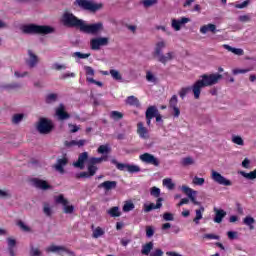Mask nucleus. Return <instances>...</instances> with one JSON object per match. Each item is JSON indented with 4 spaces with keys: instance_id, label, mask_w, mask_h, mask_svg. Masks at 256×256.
I'll use <instances>...</instances> for the list:
<instances>
[{
    "instance_id": "052dcab7",
    "label": "nucleus",
    "mask_w": 256,
    "mask_h": 256,
    "mask_svg": "<svg viewBox=\"0 0 256 256\" xmlns=\"http://www.w3.org/2000/svg\"><path fill=\"white\" fill-rule=\"evenodd\" d=\"M30 256H41V250H39L38 248H34L33 246H31Z\"/></svg>"
},
{
    "instance_id": "bb28decb",
    "label": "nucleus",
    "mask_w": 256,
    "mask_h": 256,
    "mask_svg": "<svg viewBox=\"0 0 256 256\" xmlns=\"http://www.w3.org/2000/svg\"><path fill=\"white\" fill-rule=\"evenodd\" d=\"M243 223L246 225V227L249 228L250 231L255 230V218H253L252 216H246L243 219Z\"/></svg>"
},
{
    "instance_id": "864d4df0",
    "label": "nucleus",
    "mask_w": 256,
    "mask_h": 256,
    "mask_svg": "<svg viewBox=\"0 0 256 256\" xmlns=\"http://www.w3.org/2000/svg\"><path fill=\"white\" fill-rule=\"evenodd\" d=\"M3 89H19V87H21V84L18 83H12V84H5L4 86H2Z\"/></svg>"
},
{
    "instance_id": "7c9ffc66",
    "label": "nucleus",
    "mask_w": 256,
    "mask_h": 256,
    "mask_svg": "<svg viewBox=\"0 0 256 256\" xmlns=\"http://www.w3.org/2000/svg\"><path fill=\"white\" fill-rule=\"evenodd\" d=\"M103 161H109V156L104 155V156H101L100 158L92 157L89 159V163L94 166L99 165V163H103Z\"/></svg>"
},
{
    "instance_id": "774afa93",
    "label": "nucleus",
    "mask_w": 256,
    "mask_h": 256,
    "mask_svg": "<svg viewBox=\"0 0 256 256\" xmlns=\"http://www.w3.org/2000/svg\"><path fill=\"white\" fill-rule=\"evenodd\" d=\"M18 227H21L23 231L29 232L31 231V228L29 226L25 225L23 221H18Z\"/></svg>"
},
{
    "instance_id": "393cba45",
    "label": "nucleus",
    "mask_w": 256,
    "mask_h": 256,
    "mask_svg": "<svg viewBox=\"0 0 256 256\" xmlns=\"http://www.w3.org/2000/svg\"><path fill=\"white\" fill-rule=\"evenodd\" d=\"M217 33V26L215 24H208V25H203L200 28V33H202L203 35L207 34V33Z\"/></svg>"
},
{
    "instance_id": "a878e982",
    "label": "nucleus",
    "mask_w": 256,
    "mask_h": 256,
    "mask_svg": "<svg viewBox=\"0 0 256 256\" xmlns=\"http://www.w3.org/2000/svg\"><path fill=\"white\" fill-rule=\"evenodd\" d=\"M158 113L157 106H149L146 110V119H155Z\"/></svg>"
},
{
    "instance_id": "9d476101",
    "label": "nucleus",
    "mask_w": 256,
    "mask_h": 256,
    "mask_svg": "<svg viewBox=\"0 0 256 256\" xmlns=\"http://www.w3.org/2000/svg\"><path fill=\"white\" fill-rule=\"evenodd\" d=\"M69 164V158H67V155L63 156L62 158H59L56 163L54 164L55 171H58L61 175H64L65 173V167Z\"/></svg>"
},
{
    "instance_id": "4c0bfd02",
    "label": "nucleus",
    "mask_w": 256,
    "mask_h": 256,
    "mask_svg": "<svg viewBox=\"0 0 256 256\" xmlns=\"http://www.w3.org/2000/svg\"><path fill=\"white\" fill-rule=\"evenodd\" d=\"M110 152L111 148H109L108 145H100L97 149V153H99L100 155H107Z\"/></svg>"
},
{
    "instance_id": "20e7f679",
    "label": "nucleus",
    "mask_w": 256,
    "mask_h": 256,
    "mask_svg": "<svg viewBox=\"0 0 256 256\" xmlns=\"http://www.w3.org/2000/svg\"><path fill=\"white\" fill-rule=\"evenodd\" d=\"M74 5L82 11H89V13H97L103 9V3H97L93 0H75Z\"/></svg>"
},
{
    "instance_id": "ddd939ff",
    "label": "nucleus",
    "mask_w": 256,
    "mask_h": 256,
    "mask_svg": "<svg viewBox=\"0 0 256 256\" xmlns=\"http://www.w3.org/2000/svg\"><path fill=\"white\" fill-rule=\"evenodd\" d=\"M178 103H179V99L177 98V95H173L169 100V108L173 110L174 117H179V115H181V110L177 106Z\"/></svg>"
},
{
    "instance_id": "a211bd4d",
    "label": "nucleus",
    "mask_w": 256,
    "mask_h": 256,
    "mask_svg": "<svg viewBox=\"0 0 256 256\" xmlns=\"http://www.w3.org/2000/svg\"><path fill=\"white\" fill-rule=\"evenodd\" d=\"M89 159V153L83 152L78 156V160L74 163V167L85 169V162Z\"/></svg>"
},
{
    "instance_id": "de8ad7c7",
    "label": "nucleus",
    "mask_w": 256,
    "mask_h": 256,
    "mask_svg": "<svg viewBox=\"0 0 256 256\" xmlns=\"http://www.w3.org/2000/svg\"><path fill=\"white\" fill-rule=\"evenodd\" d=\"M155 235V228L153 226H146V237L151 239Z\"/></svg>"
},
{
    "instance_id": "c9c22d12",
    "label": "nucleus",
    "mask_w": 256,
    "mask_h": 256,
    "mask_svg": "<svg viewBox=\"0 0 256 256\" xmlns=\"http://www.w3.org/2000/svg\"><path fill=\"white\" fill-rule=\"evenodd\" d=\"M107 213L108 215H110V217H121V212L119 211V207L117 206L110 208Z\"/></svg>"
},
{
    "instance_id": "6ab92c4d",
    "label": "nucleus",
    "mask_w": 256,
    "mask_h": 256,
    "mask_svg": "<svg viewBox=\"0 0 256 256\" xmlns=\"http://www.w3.org/2000/svg\"><path fill=\"white\" fill-rule=\"evenodd\" d=\"M190 19L187 17H182L180 20L172 19V27L174 31H181V25H185L189 23Z\"/></svg>"
},
{
    "instance_id": "4d7b16f0",
    "label": "nucleus",
    "mask_w": 256,
    "mask_h": 256,
    "mask_svg": "<svg viewBox=\"0 0 256 256\" xmlns=\"http://www.w3.org/2000/svg\"><path fill=\"white\" fill-rule=\"evenodd\" d=\"M163 219H164V221H174L175 217L173 216L172 213L165 212L163 214Z\"/></svg>"
},
{
    "instance_id": "2eb2a0df",
    "label": "nucleus",
    "mask_w": 256,
    "mask_h": 256,
    "mask_svg": "<svg viewBox=\"0 0 256 256\" xmlns=\"http://www.w3.org/2000/svg\"><path fill=\"white\" fill-rule=\"evenodd\" d=\"M32 183L37 189H42V191H47V189H52V186L45 180L39 178H33Z\"/></svg>"
},
{
    "instance_id": "69168bd1",
    "label": "nucleus",
    "mask_w": 256,
    "mask_h": 256,
    "mask_svg": "<svg viewBox=\"0 0 256 256\" xmlns=\"http://www.w3.org/2000/svg\"><path fill=\"white\" fill-rule=\"evenodd\" d=\"M0 197H2V199H11V193H9V191L0 190Z\"/></svg>"
},
{
    "instance_id": "72a5a7b5",
    "label": "nucleus",
    "mask_w": 256,
    "mask_h": 256,
    "mask_svg": "<svg viewBox=\"0 0 256 256\" xmlns=\"http://www.w3.org/2000/svg\"><path fill=\"white\" fill-rule=\"evenodd\" d=\"M190 91H193V87L187 86V87H182L180 91L178 92L179 97L182 99H185L187 97V94L190 93Z\"/></svg>"
},
{
    "instance_id": "680f3d73",
    "label": "nucleus",
    "mask_w": 256,
    "mask_h": 256,
    "mask_svg": "<svg viewBox=\"0 0 256 256\" xmlns=\"http://www.w3.org/2000/svg\"><path fill=\"white\" fill-rule=\"evenodd\" d=\"M8 249H14L15 245H17V240L13 239V238H8Z\"/></svg>"
},
{
    "instance_id": "bf43d9fd",
    "label": "nucleus",
    "mask_w": 256,
    "mask_h": 256,
    "mask_svg": "<svg viewBox=\"0 0 256 256\" xmlns=\"http://www.w3.org/2000/svg\"><path fill=\"white\" fill-rule=\"evenodd\" d=\"M84 70L86 72V75H89L90 77H93L95 75V70L91 66H84Z\"/></svg>"
},
{
    "instance_id": "ea45409f",
    "label": "nucleus",
    "mask_w": 256,
    "mask_h": 256,
    "mask_svg": "<svg viewBox=\"0 0 256 256\" xmlns=\"http://www.w3.org/2000/svg\"><path fill=\"white\" fill-rule=\"evenodd\" d=\"M150 195L152 197H155V198H160L161 197V189H159L158 187H155L153 186L151 189H150Z\"/></svg>"
},
{
    "instance_id": "79ce46f5",
    "label": "nucleus",
    "mask_w": 256,
    "mask_h": 256,
    "mask_svg": "<svg viewBox=\"0 0 256 256\" xmlns=\"http://www.w3.org/2000/svg\"><path fill=\"white\" fill-rule=\"evenodd\" d=\"M110 117L111 119H113L114 121H120V119L123 118V113L119 112V111H112L110 113Z\"/></svg>"
},
{
    "instance_id": "a18cd8bd",
    "label": "nucleus",
    "mask_w": 256,
    "mask_h": 256,
    "mask_svg": "<svg viewBox=\"0 0 256 256\" xmlns=\"http://www.w3.org/2000/svg\"><path fill=\"white\" fill-rule=\"evenodd\" d=\"M72 57H77L78 59H88V57H91V54L90 53L74 52L72 54Z\"/></svg>"
},
{
    "instance_id": "f03ea898",
    "label": "nucleus",
    "mask_w": 256,
    "mask_h": 256,
    "mask_svg": "<svg viewBox=\"0 0 256 256\" xmlns=\"http://www.w3.org/2000/svg\"><path fill=\"white\" fill-rule=\"evenodd\" d=\"M223 79V75L216 74H203L200 76V80H197L192 85V93L194 94L195 99H199L201 97V89L204 87H211L213 85H217L219 81Z\"/></svg>"
},
{
    "instance_id": "3c124183",
    "label": "nucleus",
    "mask_w": 256,
    "mask_h": 256,
    "mask_svg": "<svg viewBox=\"0 0 256 256\" xmlns=\"http://www.w3.org/2000/svg\"><path fill=\"white\" fill-rule=\"evenodd\" d=\"M192 183L194 185H199V186L204 185L205 184V178H199V177L195 176L192 180Z\"/></svg>"
},
{
    "instance_id": "c85d7f7f",
    "label": "nucleus",
    "mask_w": 256,
    "mask_h": 256,
    "mask_svg": "<svg viewBox=\"0 0 256 256\" xmlns=\"http://www.w3.org/2000/svg\"><path fill=\"white\" fill-rule=\"evenodd\" d=\"M154 244L153 242H148L142 246L141 253L142 255L150 256L151 251H153Z\"/></svg>"
},
{
    "instance_id": "6e6552de",
    "label": "nucleus",
    "mask_w": 256,
    "mask_h": 256,
    "mask_svg": "<svg viewBox=\"0 0 256 256\" xmlns=\"http://www.w3.org/2000/svg\"><path fill=\"white\" fill-rule=\"evenodd\" d=\"M55 202L58 203L59 205H63L64 213H66V215H71V213L75 211V206L69 205V200H67L65 196H63V194L57 196L55 198Z\"/></svg>"
},
{
    "instance_id": "0eeeda50",
    "label": "nucleus",
    "mask_w": 256,
    "mask_h": 256,
    "mask_svg": "<svg viewBox=\"0 0 256 256\" xmlns=\"http://www.w3.org/2000/svg\"><path fill=\"white\" fill-rule=\"evenodd\" d=\"M211 179L218 185H223L224 187H231L233 185V182L231 180L225 178L221 173L212 170Z\"/></svg>"
},
{
    "instance_id": "e433bc0d",
    "label": "nucleus",
    "mask_w": 256,
    "mask_h": 256,
    "mask_svg": "<svg viewBox=\"0 0 256 256\" xmlns=\"http://www.w3.org/2000/svg\"><path fill=\"white\" fill-rule=\"evenodd\" d=\"M133 209H135V204L133 202H131V201H126L124 203L122 211L124 213H129V211H133Z\"/></svg>"
},
{
    "instance_id": "f3484780",
    "label": "nucleus",
    "mask_w": 256,
    "mask_h": 256,
    "mask_svg": "<svg viewBox=\"0 0 256 256\" xmlns=\"http://www.w3.org/2000/svg\"><path fill=\"white\" fill-rule=\"evenodd\" d=\"M47 253H56V251H63V253H68V255L75 256V252L67 249L64 246H56V245H50L48 248H46Z\"/></svg>"
},
{
    "instance_id": "f257e3e1",
    "label": "nucleus",
    "mask_w": 256,
    "mask_h": 256,
    "mask_svg": "<svg viewBox=\"0 0 256 256\" xmlns=\"http://www.w3.org/2000/svg\"><path fill=\"white\" fill-rule=\"evenodd\" d=\"M62 23L64 27L79 29L80 33H85L87 35H98L100 31H103L102 22L87 24L85 20L77 18V16L71 12H65L62 15Z\"/></svg>"
},
{
    "instance_id": "412c9836",
    "label": "nucleus",
    "mask_w": 256,
    "mask_h": 256,
    "mask_svg": "<svg viewBox=\"0 0 256 256\" xmlns=\"http://www.w3.org/2000/svg\"><path fill=\"white\" fill-rule=\"evenodd\" d=\"M28 55H29L30 59L27 60L26 63L30 67V69H33V67H35V65H37V63H39V58L31 50H28Z\"/></svg>"
},
{
    "instance_id": "dca6fc26",
    "label": "nucleus",
    "mask_w": 256,
    "mask_h": 256,
    "mask_svg": "<svg viewBox=\"0 0 256 256\" xmlns=\"http://www.w3.org/2000/svg\"><path fill=\"white\" fill-rule=\"evenodd\" d=\"M163 207V198H158L155 203L144 204L145 213H151L153 209H161Z\"/></svg>"
},
{
    "instance_id": "c756f323",
    "label": "nucleus",
    "mask_w": 256,
    "mask_h": 256,
    "mask_svg": "<svg viewBox=\"0 0 256 256\" xmlns=\"http://www.w3.org/2000/svg\"><path fill=\"white\" fill-rule=\"evenodd\" d=\"M137 133L142 139H147L148 131L145 126H143L142 122L137 124Z\"/></svg>"
},
{
    "instance_id": "4be33fe9",
    "label": "nucleus",
    "mask_w": 256,
    "mask_h": 256,
    "mask_svg": "<svg viewBox=\"0 0 256 256\" xmlns=\"http://www.w3.org/2000/svg\"><path fill=\"white\" fill-rule=\"evenodd\" d=\"M117 187V181H104L98 185L99 189H105V191H111Z\"/></svg>"
},
{
    "instance_id": "e2e57ef3",
    "label": "nucleus",
    "mask_w": 256,
    "mask_h": 256,
    "mask_svg": "<svg viewBox=\"0 0 256 256\" xmlns=\"http://www.w3.org/2000/svg\"><path fill=\"white\" fill-rule=\"evenodd\" d=\"M203 239H215L216 241H219L220 237L219 235H215V234H204L203 235Z\"/></svg>"
},
{
    "instance_id": "338daca9",
    "label": "nucleus",
    "mask_w": 256,
    "mask_h": 256,
    "mask_svg": "<svg viewBox=\"0 0 256 256\" xmlns=\"http://www.w3.org/2000/svg\"><path fill=\"white\" fill-rule=\"evenodd\" d=\"M163 255H164L163 250H161L159 248L155 249L154 251H152L150 253V256H163Z\"/></svg>"
},
{
    "instance_id": "5fc2aeb1",
    "label": "nucleus",
    "mask_w": 256,
    "mask_h": 256,
    "mask_svg": "<svg viewBox=\"0 0 256 256\" xmlns=\"http://www.w3.org/2000/svg\"><path fill=\"white\" fill-rule=\"evenodd\" d=\"M57 101V94H48L46 96V103H53Z\"/></svg>"
},
{
    "instance_id": "6e6d98bb",
    "label": "nucleus",
    "mask_w": 256,
    "mask_h": 256,
    "mask_svg": "<svg viewBox=\"0 0 256 256\" xmlns=\"http://www.w3.org/2000/svg\"><path fill=\"white\" fill-rule=\"evenodd\" d=\"M250 3H251V0H246L240 4H236L235 8L236 9H245V7H247Z\"/></svg>"
},
{
    "instance_id": "9b49d317",
    "label": "nucleus",
    "mask_w": 256,
    "mask_h": 256,
    "mask_svg": "<svg viewBox=\"0 0 256 256\" xmlns=\"http://www.w3.org/2000/svg\"><path fill=\"white\" fill-rule=\"evenodd\" d=\"M139 159L142 160L143 163H147L148 165H154V167H159V159H157L153 154H141L139 156Z\"/></svg>"
},
{
    "instance_id": "423d86ee",
    "label": "nucleus",
    "mask_w": 256,
    "mask_h": 256,
    "mask_svg": "<svg viewBox=\"0 0 256 256\" xmlns=\"http://www.w3.org/2000/svg\"><path fill=\"white\" fill-rule=\"evenodd\" d=\"M112 165H116V169L118 171H128V173H140L141 172V167L138 165H133V164H123L118 162L116 159L111 160Z\"/></svg>"
},
{
    "instance_id": "4468645a",
    "label": "nucleus",
    "mask_w": 256,
    "mask_h": 256,
    "mask_svg": "<svg viewBox=\"0 0 256 256\" xmlns=\"http://www.w3.org/2000/svg\"><path fill=\"white\" fill-rule=\"evenodd\" d=\"M182 191L187 197L192 201L194 205H199V202H197V199L195 198V195H197V191L191 189L189 186H182Z\"/></svg>"
},
{
    "instance_id": "7ed1b4c3",
    "label": "nucleus",
    "mask_w": 256,
    "mask_h": 256,
    "mask_svg": "<svg viewBox=\"0 0 256 256\" xmlns=\"http://www.w3.org/2000/svg\"><path fill=\"white\" fill-rule=\"evenodd\" d=\"M25 35H50L55 33V28L47 25L26 24L21 27Z\"/></svg>"
},
{
    "instance_id": "603ef678",
    "label": "nucleus",
    "mask_w": 256,
    "mask_h": 256,
    "mask_svg": "<svg viewBox=\"0 0 256 256\" xmlns=\"http://www.w3.org/2000/svg\"><path fill=\"white\" fill-rule=\"evenodd\" d=\"M76 179H89V172H80L75 175Z\"/></svg>"
},
{
    "instance_id": "5701e85b",
    "label": "nucleus",
    "mask_w": 256,
    "mask_h": 256,
    "mask_svg": "<svg viewBox=\"0 0 256 256\" xmlns=\"http://www.w3.org/2000/svg\"><path fill=\"white\" fill-rule=\"evenodd\" d=\"M167 45L165 44V41H160L156 43L153 57H159V55H163V49H165Z\"/></svg>"
},
{
    "instance_id": "a19ab883",
    "label": "nucleus",
    "mask_w": 256,
    "mask_h": 256,
    "mask_svg": "<svg viewBox=\"0 0 256 256\" xmlns=\"http://www.w3.org/2000/svg\"><path fill=\"white\" fill-rule=\"evenodd\" d=\"M24 117V114H14L12 117V123H14V125H18V123H21L23 121Z\"/></svg>"
},
{
    "instance_id": "473e14b6",
    "label": "nucleus",
    "mask_w": 256,
    "mask_h": 256,
    "mask_svg": "<svg viewBox=\"0 0 256 256\" xmlns=\"http://www.w3.org/2000/svg\"><path fill=\"white\" fill-rule=\"evenodd\" d=\"M103 235H105V230H103V228L98 226L93 230V239H99V237H103Z\"/></svg>"
},
{
    "instance_id": "49530a36",
    "label": "nucleus",
    "mask_w": 256,
    "mask_h": 256,
    "mask_svg": "<svg viewBox=\"0 0 256 256\" xmlns=\"http://www.w3.org/2000/svg\"><path fill=\"white\" fill-rule=\"evenodd\" d=\"M110 75L111 77H113L116 81H121V79H123V77L121 76V73H119V71L112 69L110 70Z\"/></svg>"
},
{
    "instance_id": "58836bf2",
    "label": "nucleus",
    "mask_w": 256,
    "mask_h": 256,
    "mask_svg": "<svg viewBox=\"0 0 256 256\" xmlns=\"http://www.w3.org/2000/svg\"><path fill=\"white\" fill-rule=\"evenodd\" d=\"M141 3L145 9H149V7L157 5V3H159V0H142Z\"/></svg>"
},
{
    "instance_id": "09e8293b",
    "label": "nucleus",
    "mask_w": 256,
    "mask_h": 256,
    "mask_svg": "<svg viewBox=\"0 0 256 256\" xmlns=\"http://www.w3.org/2000/svg\"><path fill=\"white\" fill-rule=\"evenodd\" d=\"M43 213L46 217H51V215H53V210H51L49 204H44Z\"/></svg>"
},
{
    "instance_id": "37998d69",
    "label": "nucleus",
    "mask_w": 256,
    "mask_h": 256,
    "mask_svg": "<svg viewBox=\"0 0 256 256\" xmlns=\"http://www.w3.org/2000/svg\"><path fill=\"white\" fill-rule=\"evenodd\" d=\"M146 81H148V83H157V78L155 75L152 74L151 71H147L146 72Z\"/></svg>"
},
{
    "instance_id": "8fccbe9b",
    "label": "nucleus",
    "mask_w": 256,
    "mask_h": 256,
    "mask_svg": "<svg viewBox=\"0 0 256 256\" xmlns=\"http://www.w3.org/2000/svg\"><path fill=\"white\" fill-rule=\"evenodd\" d=\"M97 169H98L97 166L91 163L88 164V173L91 177H93L95 173H97Z\"/></svg>"
},
{
    "instance_id": "b1692460",
    "label": "nucleus",
    "mask_w": 256,
    "mask_h": 256,
    "mask_svg": "<svg viewBox=\"0 0 256 256\" xmlns=\"http://www.w3.org/2000/svg\"><path fill=\"white\" fill-rule=\"evenodd\" d=\"M173 52H168L166 55L160 54L159 56H156L159 63H162L163 65H167L168 61H172L173 59Z\"/></svg>"
},
{
    "instance_id": "f704fd0d",
    "label": "nucleus",
    "mask_w": 256,
    "mask_h": 256,
    "mask_svg": "<svg viewBox=\"0 0 256 256\" xmlns=\"http://www.w3.org/2000/svg\"><path fill=\"white\" fill-rule=\"evenodd\" d=\"M224 49H227V51H230L231 53H234V55H243V49L241 48H233L227 44L224 45Z\"/></svg>"
},
{
    "instance_id": "0e129e2a",
    "label": "nucleus",
    "mask_w": 256,
    "mask_h": 256,
    "mask_svg": "<svg viewBox=\"0 0 256 256\" xmlns=\"http://www.w3.org/2000/svg\"><path fill=\"white\" fill-rule=\"evenodd\" d=\"M233 143H235L236 145H243V138H241V136H234L232 138Z\"/></svg>"
},
{
    "instance_id": "2f4dec72",
    "label": "nucleus",
    "mask_w": 256,
    "mask_h": 256,
    "mask_svg": "<svg viewBox=\"0 0 256 256\" xmlns=\"http://www.w3.org/2000/svg\"><path fill=\"white\" fill-rule=\"evenodd\" d=\"M205 212V208L202 206L200 209L196 210V216L193 219L196 225H199V221L203 219V213Z\"/></svg>"
},
{
    "instance_id": "cd10ccee",
    "label": "nucleus",
    "mask_w": 256,
    "mask_h": 256,
    "mask_svg": "<svg viewBox=\"0 0 256 256\" xmlns=\"http://www.w3.org/2000/svg\"><path fill=\"white\" fill-rule=\"evenodd\" d=\"M126 105H130V107H141V103L139 102V98L135 96H128L126 98Z\"/></svg>"
},
{
    "instance_id": "13d9d810",
    "label": "nucleus",
    "mask_w": 256,
    "mask_h": 256,
    "mask_svg": "<svg viewBox=\"0 0 256 256\" xmlns=\"http://www.w3.org/2000/svg\"><path fill=\"white\" fill-rule=\"evenodd\" d=\"M182 165H184V167H187V165H193V158L191 157L183 158Z\"/></svg>"
},
{
    "instance_id": "c03bdc74",
    "label": "nucleus",
    "mask_w": 256,
    "mask_h": 256,
    "mask_svg": "<svg viewBox=\"0 0 256 256\" xmlns=\"http://www.w3.org/2000/svg\"><path fill=\"white\" fill-rule=\"evenodd\" d=\"M163 185L167 187V189H175V184L173 183V180H171V178L164 179Z\"/></svg>"
},
{
    "instance_id": "1a4fd4ad",
    "label": "nucleus",
    "mask_w": 256,
    "mask_h": 256,
    "mask_svg": "<svg viewBox=\"0 0 256 256\" xmlns=\"http://www.w3.org/2000/svg\"><path fill=\"white\" fill-rule=\"evenodd\" d=\"M107 45H109V38L107 37L93 38L90 40V47L92 51H99L101 47H105Z\"/></svg>"
},
{
    "instance_id": "f8f14e48",
    "label": "nucleus",
    "mask_w": 256,
    "mask_h": 256,
    "mask_svg": "<svg viewBox=\"0 0 256 256\" xmlns=\"http://www.w3.org/2000/svg\"><path fill=\"white\" fill-rule=\"evenodd\" d=\"M56 116L58 117L59 121H67V119H71V114H68L67 111H65L64 104H59V106L56 108Z\"/></svg>"
},
{
    "instance_id": "39448f33",
    "label": "nucleus",
    "mask_w": 256,
    "mask_h": 256,
    "mask_svg": "<svg viewBox=\"0 0 256 256\" xmlns=\"http://www.w3.org/2000/svg\"><path fill=\"white\" fill-rule=\"evenodd\" d=\"M53 122L47 118H40L36 126L37 131L40 135H49L54 129Z\"/></svg>"
},
{
    "instance_id": "aec40b11",
    "label": "nucleus",
    "mask_w": 256,
    "mask_h": 256,
    "mask_svg": "<svg viewBox=\"0 0 256 256\" xmlns=\"http://www.w3.org/2000/svg\"><path fill=\"white\" fill-rule=\"evenodd\" d=\"M215 217L214 223H223V219L227 216V212L223 209L214 208Z\"/></svg>"
}]
</instances>
